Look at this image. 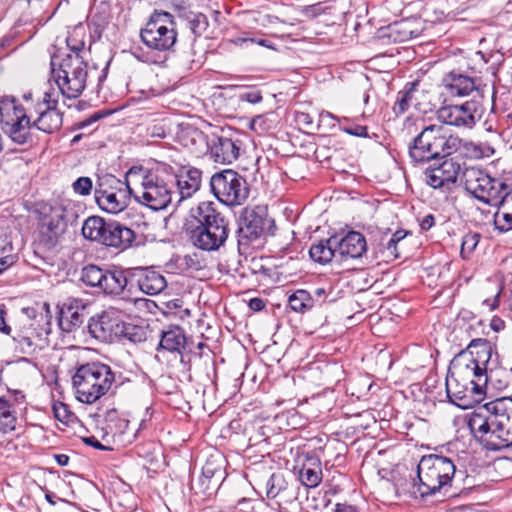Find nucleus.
<instances>
[{"instance_id":"obj_1","label":"nucleus","mask_w":512,"mask_h":512,"mask_svg":"<svg viewBox=\"0 0 512 512\" xmlns=\"http://www.w3.org/2000/svg\"><path fill=\"white\" fill-rule=\"evenodd\" d=\"M467 426L488 451L512 446V398L500 397L478 407L469 415Z\"/></svg>"},{"instance_id":"obj_2","label":"nucleus","mask_w":512,"mask_h":512,"mask_svg":"<svg viewBox=\"0 0 512 512\" xmlns=\"http://www.w3.org/2000/svg\"><path fill=\"white\" fill-rule=\"evenodd\" d=\"M455 472V464L450 458L437 454L424 455L417 465L416 477L412 478L407 491L415 498L441 491L446 494Z\"/></svg>"},{"instance_id":"obj_3","label":"nucleus","mask_w":512,"mask_h":512,"mask_svg":"<svg viewBox=\"0 0 512 512\" xmlns=\"http://www.w3.org/2000/svg\"><path fill=\"white\" fill-rule=\"evenodd\" d=\"M141 41L151 50L141 48L132 50V55L141 62L157 64L160 53L173 49L177 42V31L174 16L165 11H155L140 31Z\"/></svg>"},{"instance_id":"obj_4","label":"nucleus","mask_w":512,"mask_h":512,"mask_svg":"<svg viewBox=\"0 0 512 512\" xmlns=\"http://www.w3.org/2000/svg\"><path fill=\"white\" fill-rule=\"evenodd\" d=\"M460 144L461 139L445 126L431 124L414 137L408 146V154L415 164L436 163L457 152Z\"/></svg>"},{"instance_id":"obj_5","label":"nucleus","mask_w":512,"mask_h":512,"mask_svg":"<svg viewBox=\"0 0 512 512\" xmlns=\"http://www.w3.org/2000/svg\"><path fill=\"white\" fill-rule=\"evenodd\" d=\"M51 77L61 95L67 99L78 98L86 88L87 63L78 54L54 55L51 58Z\"/></svg>"},{"instance_id":"obj_6","label":"nucleus","mask_w":512,"mask_h":512,"mask_svg":"<svg viewBox=\"0 0 512 512\" xmlns=\"http://www.w3.org/2000/svg\"><path fill=\"white\" fill-rule=\"evenodd\" d=\"M115 380L111 368L101 362L81 365L72 377L77 399L92 404L104 396Z\"/></svg>"},{"instance_id":"obj_7","label":"nucleus","mask_w":512,"mask_h":512,"mask_svg":"<svg viewBox=\"0 0 512 512\" xmlns=\"http://www.w3.org/2000/svg\"><path fill=\"white\" fill-rule=\"evenodd\" d=\"M168 170H171V166L167 164H161L150 171H145L142 167L129 169L127 177L139 174L142 178L141 195H135V198L152 210L165 209L172 201V185L167 177Z\"/></svg>"},{"instance_id":"obj_8","label":"nucleus","mask_w":512,"mask_h":512,"mask_svg":"<svg viewBox=\"0 0 512 512\" xmlns=\"http://www.w3.org/2000/svg\"><path fill=\"white\" fill-rule=\"evenodd\" d=\"M465 189L478 200L500 206L509 193L510 186L500 179L492 178L478 168H466L463 172Z\"/></svg>"},{"instance_id":"obj_9","label":"nucleus","mask_w":512,"mask_h":512,"mask_svg":"<svg viewBox=\"0 0 512 512\" xmlns=\"http://www.w3.org/2000/svg\"><path fill=\"white\" fill-rule=\"evenodd\" d=\"M0 120L13 142L19 145L33 143V123L25 108L17 105L14 98L5 96L0 99Z\"/></svg>"},{"instance_id":"obj_10","label":"nucleus","mask_w":512,"mask_h":512,"mask_svg":"<svg viewBox=\"0 0 512 512\" xmlns=\"http://www.w3.org/2000/svg\"><path fill=\"white\" fill-rule=\"evenodd\" d=\"M210 187L213 195L228 206L240 205L249 195L245 178L231 169L215 173L210 179Z\"/></svg>"},{"instance_id":"obj_11","label":"nucleus","mask_w":512,"mask_h":512,"mask_svg":"<svg viewBox=\"0 0 512 512\" xmlns=\"http://www.w3.org/2000/svg\"><path fill=\"white\" fill-rule=\"evenodd\" d=\"M39 214V224H106L104 219L99 216H85V208L78 203H68L66 205H48L42 204L36 210Z\"/></svg>"},{"instance_id":"obj_12","label":"nucleus","mask_w":512,"mask_h":512,"mask_svg":"<svg viewBox=\"0 0 512 512\" xmlns=\"http://www.w3.org/2000/svg\"><path fill=\"white\" fill-rule=\"evenodd\" d=\"M468 350L473 354L474 364L471 371L470 391L480 395L487 388V377L490 372L492 346L489 340L484 338L472 339L468 344Z\"/></svg>"},{"instance_id":"obj_13","label":"nucleus","mask_w":512,"mask_h":512,"mask_svg":"<svg viewBox=\"0 0 512 512\" xmlns=\"http://www.w3.org/2000/svg\"><path fill=\"white\" fill-rule=\"evenodd\" d=\"M482 114V101L471 99L460 105H446L438 110V118L455 127L472 128Z\"/></svg>"},{"instance_id":"obj_14","label":"nucleus","mask_w":512,"mask_h":512,"mask_svg":"<svg viewBox=\"0 0 512 512\" xmlns=\"http://www.w3.org/2000/svg\"><path fill=\"white\" fill-rule=\"evenodd\" d=\"M82 235L110 247H129L136 240L129 226H81Z\"/></svg>"},{"instance_id":"obj_15","label":"nucleus","mask_w":512,"mask_h":512,"mask_svg":"<svg viewBox=\"0 0 512 512\" xmlns=\"http://www.w3.org/2000/svg\"><path fill=\"white\" fill-rule=\"evenodd\" d=\"M121 321L119 311L109 308L89 319L87 331L99 342L113 343L119 341Z\"/></svg>"},{"instance_id":"obj_16","label":"nucleus","mask_w":512,"mask_h":512,"mask_svg":"<svg viewBox=\"0 0 512 512\" xmlns=\"http://www.w3.org/2000/svg\"><path fill=\"white\" fill-rule=\"evenodd\" d=\"M241 140L238 137L227 136L222 131L221 134L212 133L207 142V149L210 158L219 164H231L236 161L240 155Z\"/></svg>"},{"instance_id":"obj_17","label":"nucleus","mask_w":512,"mask_h":512,"mask_svg":"<svg viewBox=\"0 0 512 512\" xmlns=\"http://www.w3.org/2000/svg\"><path fill=\"white\" fill-rule=\"evenodd\" d=\"M446 94L452 97H468L482 101L483 94L478 79L463 73L451 71L442 78Z\"/></svg>"},{"instance_id":"obj_18","label":"nucleus","mask_w":512,"mask_h":512,"mask_svg":"<svg viewBox=\"0 0 512 512\" xmlns=\"http://www.w3.org/2000/svg\"><path fill=\"white\" fill-rule=\"evenodd\" d=\"M461 165L453 158L445 157L426 168V183L433 188H450L457 180Z\"/></svg>"},{"instance_id":"obj_19","label":"nucleus","mask_w":512,"mask_h":512,"mask_svg":"<svg viewBox=\"0 0 512 512\" xmlns=\"http://www.w3.org/2000/svg\"><path fill=\"white\" fill-rule=\"evenodd\" d=\"M167 177L170 179V184L176 185L179 200L192 197L201 187L202 171L193 166H181L178 170H168Z\"/></svg>"},{"instance_id":"obj_20","label":"nucleus","mask_w":512,"mask_h":512,"mask_svg":"<svg viewBox=\"0 0 512 512\" xmlns=\"http://www.w3.org/2000/svg\"><path fill=\"white\" fill-rule=\"evenodd\" d=\"M128 274L144 294L158 295L167 287L166 278L155 266L129 268Z\"/></svg>"},{"instance_id":"obj_21","label":"nucleus","mask_w":512,"mask_h":512,"mask_svg":"<svg viewBox=\"0 0 512 512\" xmlns=\"http://www.w3.org/2000/svg\"><path fill=\"white\" fill-rule=\"evenodd\" d=\"M123 183L113 175H107L99 180L95 188V200L99 207L109 213L123 210L124 203L117 198L116 189L122 191Z\"/></svg>"},{"instance_id":"obj_22","label":"nucleus","mask_w":512,"mask_h":512,"mask_svg":"<svg viewBox=\"0 0 512 512\" xmlns=\"http://www.w3.org/2000/svg\"><path fill=\"white\" fill-rule=\"evenodd\" d=\"M228 226H195L190 231L192 244L202 251H216L228 237Z\"/></svg>"},{"instance_id":"obj_23","label":"nucleus","mask_w":512,"mask_h":512,"mask_svg":"<svg viewBox=\"0 0 512 512\" xmlns=\"http://www.w3.org/2000/svg\"><path fill=\"white\" fill-rule=\"evenodd\" d=\"M85 319V304L77 298L66 299L59 308L58 324L63 332L71 333L79 328Z\"/></svg>"},{"instance_id":"obj_24","label":"nucleus","mask_w":512,"mask_h":512,"mask_svg":"<svg viewBox=\"0 0 512 512\" xmlns=\"http://www.w3.org/2000/svg\"><path fill=\"white\" fill-rule=\"evenodd\" d=\"M236 236L238 251L245 256L263 248L266 242L264 226H239Z\"/></svg>"},{"instance_id":"obj_25","label":"nucleus","mask_w":512,"mask_h":512,"mask_svg":"<svg viewBox=\"0 0 512 512\" xmlns=\"http://www.w3.org/2000/svg\"><path fill=\"white\" fill-rule=\"evenodd\" d=\"M338 256L342 259H359L367 251L364 235L357 231H349L344 236L337 234Z\"/></svg>"},{"instance_id":"obj_26","label":"nucleus","mask_w":512,"mask_h":512,"mask_svg":"<svg viewBox=\"0 0 512 512\" xmlns=\"http://www.w3.org/2000/svg\"><path fill=\"white\" fill-rule=\"evenodd\" d=\"M475 357L471 353V350H468V345L465 349L461 350L457 353L449 365V375L454 376L458 380H462L461 385L463 387L469 386L471 383V371L473 369V364Z\"/></svg>"},{"instance_id":"obj_27","label":"nucleus","mask_w":512,"mask_h":512,"mask_svg":"<svg viewBox=\"0 0 512 512\" xmlns=\"http://www.w3.org/2000/svg\"><path fill=\"white\" fill-rule=\"evenodd\" d=\"M188 346V339L184 330L179 326H170L161 332L157 351H167L181 354Z\"/></svg>"},{"instance_id":"obj_28","label":"nucleus","mask_w":512,"mask_h":512,"mask_svg":"<svg viewBox=\"0 0 512 512\" xmlns=\"http://www.w3.org/2000/svg\"><path fill=\"white\" fill-rule=\"evenodd\" d=\"M310 258L321 265L330 263L338 256L337 234L331 235L327 239H321L313 244L309 249Z\"/></svg>"},{"instance_id":"obj_29","label":"nucleus","mask_w":512,"mask_h":512,"mask_svg":"<svg viewBox=\"0 0 512 512\" xmlns=\"http://www.w3.org/2000/svg\"><path fill=\"white\" fill-rule=\"evenodd\" d=\"M298 477L305 487H317L322 481V468L319 458L315 456L306 457L299 469Z\"/></svg>"},{"instance_id":"obj_30","label":"nucleus","mask_w":512,"mask_h":512,"mask_svg":"<svg viewBox=\"0 0 512 512\" xmlns=\"http://www.w3.org/2000/svg\"><path fill=\"white\" fill-rule=\"evenodd\" d=\"M39 115L33 126L42 132L52 134L62 127L63 113L57 108H44L35 110Z\"/></svg>"},{"instance_id":"obj_31","label":"nucleus","mask_w":512,"mask_h":512,"mask_svg":"<svg viewBox=\"0 0 512 512\" xmlns=\"http://www.w3.org/2000/svg\"><path fill=\"white\" fill-rule=\"evenodd\" d=\"M102 281L103 286L101 287V291L105 294L120 295L130 281L128 269L126 271L106 270Z\"/></svg>"},{"instance_id":"obj_32","label":"nucleus","mask_w":512,"mask_h":512,"mask_svg":"<svg viewBox=\"0 0 512 512\" xmlns=\"http://www.w3.org/2000/svg\"><path fill=\"white\" fill-rule=\"evenodd\" d=\"M65 231V226H38L35 241L39 247L49 250L62 242Z\"/></svg>"},{"instance_id":"obj_33","label":"nucleus","mask_w":512,"mask_h":512,"mask_svg":"<svg viewBox=\"0 0 512 512\" xmlns=\"http://www.w3.org/2000/svg\"><path fill=\"white\" fill-rule=\"evenodd\" d=\"M166 266L169 269L184 272L188 270L199 271L205 267V264L202 255L194 252L184 256L174 254Z\"/></svg>"},{"instance_id":"obj_34","label":"nucleus","mask_w":512,"mask_h":512,"mask_svg":"<svg viewBox=\"0 0 512 512\" xmlns=\"http://www.w3.org/2000/svg\"><path fill=\"white\" fill-rule=\"evenodd\" d=\"M208 140L209 137L196 128H188L181 135L182 144L193 153H201L204 148H207Z\"/></svg>"},{"instance_id":"obj_35","label":"nucleus","mask_w":512,"mask_h":512,"mask_svg":"<svg viewBox=\"0 0 512 512\" xmlns=\"http://www.w3.org/2000/svg\"><path fill=\"white\" fill-rule=\"evenodd\" d=\"M147 336L148 331L146 326L125 322L122 319L119 341L128 340L131 343L137 344L146 341Z\"/></svg>"},{"instance_id":"obj_36","label":"nucleus","mask_w":512,"mask_h":512,"mask_svg":"<svg viewBox=\"0 0 512 512\" xmlns=\"http://www.w3.org/2000/svg\"><path fill=\"white\" fill-rule=\"evenodd\" d=\"M242 224H275L274 219L268 220V208L265 205L245 207L240 214Z\"/></svg>"},{"instance_id":"obj_37","label":"nucleus","mask_w":512,"mask_h":512,"mask_svg":"<svg viewBox=\"0 0 512 512\" xmlns=\"http://www.w3.org/2000/svg\"><path fill=\"white\" fill-rule=\"evenodd\" d=\"M192 216L199 224H219V222H223V218L216 211L214 203L209 201L201 202L195 212L192 210Z\"/></svg>"},{"instance_id":"obj_38","label":"nucleus","mask_w":512,"mask_h":512,"mask_svg":"<svg viewBox=\"0 0 512 512\" xmlns=\"http://www.w3.org/2000/svg\"><path fill=\"white\" fill-rule=\"evenodd\" d=\"M13 340L17 343L16 349L26 355H34L38 350H41V345L37 342L40 339V335L34 332L18 333L13 336Z\"/></svg>"},{"instance_id":"obj_39","label":"nucleus","mask_w":512,"mask_h":512,"mask_svg":"<svg viewBox=\"0 0 512 512\" xmlns=\"http://www.w3.org/2000/svg\"><path fill=\"white\" fill-rule=\"evenodd\" d=\"M289 307L297 313H307L314 309L311 302L310 292L305 289H298L288 297Z\"/></svg>"},{"instance_id":"obj_40","label":"nucleus","mask_w":512,"mask_h":512,"mask_svg":"<svg viewBox=\"0 0 512 512\" xmlns=\"http://www.w3.org/2000/svg\"><path fill=\"white\" fill-rule=\"evenodd\" d=\"M461 383L462 380H458L454 376L449 375V372L447 373L445 383L447 397L451 403H454L458 406H462L459 401H462L464 398H466V392L470 391V386L463 387Z\"/></svg>"},{"instance_id":"obj_41","label":"nucleus","mask_w":512,"mask_h":512,"mask_svg":"<svg viewBox=\"0 0 512 512\" xmlns=\"http://www.w3.org/2000/svg\"><path fill=\"white\" fill-rule=\"evenodd\" d=\"M105 271L96 265H87L81 271V281L86 286L97 287L101 290Z\"/></svg>"},{"instance_id":"obj_42","label":"nucleus","mask_w":512,"mask_h":512,"mask_svg":"<svg viewBox=\"0 0 512 512\" xmlns=\"http://www.w3.org/2000/svg\"><path fill=\"white\" fill-rule=\"evenodd\" d=\"M16 416L11 410V404L8 400L0 397V429L3 433L15 430Z\"/></svg>"},{"instance_id":"obj_43","label":"nucleus","mask_w":512,"mask_h":512,"mask_svg":"<svg viewBox=\"0 0 512 512\" xmlns=\"http://www.w3.org/2000/svg\"><path fill=\"white\" fill-rule=\"evenodd\" d=\"M222 481L218 479H207L202 480V477H198L196 480H192L191 489L195 494H202L207 497H211L220 488Z\"/></svg>"},{"instance_id":"obj_44","label":"nucleus","mask_w":512,"mask_h":512,"mask_svg":"<svg viewBox=\"0 0 512 512\" xmlns=\"http://www.w3.org/2000/svg\"><path fill=\"white\" fill-rule=\"evenodd\" d=\"M511 380V374L504 369L494 370L492 367L487 377V387L491 386L493 389L502 391L508 387Z\"/></svg>"},{"instance_id":"obj_45","label":"nucleus","mask_w":512,"mask_h":512,"mask_svg":"<svg viewBox=\"0 0 512 512\" xmlns=\"http://www.w3.org/2000/svg\"><path fill=\"white\" fill-rule=\"evenodd\" d=\"M287 482L281 473H272L266 482V495L270 499L276 498L286 490Z\"/></svg>"},{"instance_id":"obj_46","label":"nucleus","mask_w":512,"mask_h":512,"mask_svg":"<svg viewBox=\"0 0 512 512\" xmlns=\"http://www.w3.org/2000/svg\"><path fill=\"white\" fill-rule=\"evenodd\" d=\"M397 245L398 243H396L392 237L387 238V236L384 235L381 238L379 243V253L381 254L383 261L390 262L399 258Z\"/></svg>"},{"instance_id":"obj_47","label":"nucleus","mask_w":512,"mask_h":512,"mask_svg":"<svg viewBox=\"0 0 512 512\" xmlns=\"http://www.w3.org/2000/svg\"><path fill=\"white\" fill-rule=\"evenodd\" d=\"M187 26L196 37L201 36L209 26L208 18L202 13H191L187 16Z\"/></svg>"},{"instance_id":"obj_48","label":"nucleus","mask_w":512,"mask_h":512,"mask_svg":"<svg viewBox=\"0 0 512 512\" xmlns=\"http://www.w3.org/2000/svg\"><path fill=\"white\" fill-rule=\"evenodd\" d=\"M415 85V83H411L409 88L406 86L405 89L398 92L397 100L393 107V110L397 115L403 114L409 109Z\"/></svg>"},{"instance_id":"obj_49","label":"nucleus","mask_w":512,"mask_h":512,"mask_svg":"<svg viewBox=\"0 0 512 512\" xmlns=\"http://www.w3.org/2000/svg\"><path fill=\"white\" fill-rule=\"evenodd\" d=\"M22 312L29 318V319H36L38 315H40L41 319L44 317L48 319L49 313H50V305L47 302L42 303L41 305H37L36 307H24L22 308ZM47 327L44 329L45 332L49 333V320L46 321Z\"/></svg>"},{"instance_id":"obj_50","label":"nucleus","mask_w":512,"mask_h":512,"mask_svg":"<svg viewBox=\"0 0 512 512\" xmlns=\"http://www.w3.org/2000/svg\"><path fill=\"white\" fill-rule=\"evenodd\" d=\"M251 21L262 28H270L278 23H282V20L276 15L253 12L251 14Z\"/></svg>"},{"instance_id":"obj_51","label":"nucleus","mask_w":512,"mask_h":512,"mask_svg":"<svg viewBox=\"0 0 512 512\" xmlns=\"http://www.w3.org/2000/svg\"><path fill=\"white\" fill-rule=\"evenodd\" d=\"M480 240L479 233H468L466 234L461 243L460 254L463 259L469 258V255L475 250Z\"/></svg>"},{"instance_id":"obj_52","label":"nucleus","mask_w":512,"mask_h":512,"mask_svg":"<svg viewBox=\"0 0 512 512\" xmlns=\"http://www.w3.org/2000/svg\"><path fill=\"white\" fill-rule=\"evenodd\" d=\"M59 94H61L60 91L57 92L54 88L48 89L44 92L42 100L36 103L34 110L57 108Z\"/></svg>"},{"instance_id":"obj_53","label":"nucleus","mask_w":512,"mask_h":512,"mask_svg":"<svg viewBox=\"0 0 512 512\" xmlns=\"http://www.w3.org/2000/svg\"><path fill=\"white\" fill-rule=\"evenodd\" d=\"M199 477H202V480L207 479H218V481L224 480V471L221 466H216L210 460H208L202 468V473Z\"/></svg>"},{"instance_id":"obj_54","label":"nucleus","mask_w":512,"mask_h":512,"mask_svg":"<svg viewBox=\"0 0 512 512\" xmlns=\"http://www.w3.org/2000/svg\"><path fill=\"white\" fill-rule=\"evenodd\" d=\"M53 413L54 417L65 424H68L71 418L74 416L73 413L70 411L68 405H66L63 402H56L53 404Z\"/></svg>"},{"instance_id":"obj_55","label":"nucleus","mask_w":512,"mask_h":512,"mask_svg":"<svg viewBox=\"0 0 512 512\" xmlns=\"http://www.w3.org/2000/svg\"><path fill=\"white\" fill-rule=\"evenodd\" d=\"M73 189L80 195H88L92 189V180L89 177H80L73 183Z\"/></svg>"},{"instance_id":"obj_56","label":"nucleus","mask_w":512,"mask_h":512,"mask_svg":"<svg viewBox=\"0 0 512 512\" xmlns=\"http://www.w3.org/2000/svg\"><path fill=\"white\" fill-rule=\"evenodd\" d=\"M310 296L313 307L319 308L327 302L328 292L325 288L320 287L310 292Z\"/></svg>"},{"instance_id":"obj_57","label":"nucleus","mask_w":512,"mask_h":512,"mask_svg":"<svg viewBox=\"0 0 512 512\" xmlns=\"http://www.w3.org/2000/svg\"><path fill=\"white\" fill-rule=\"evenodd\" d=\"M242 101H246L251 104H257L262 101V93L260 90L252 88L240 94Z\"/></svg>"},{"instance_id":"obj_58","label":"nucleus","mask_w":512,"mask_h":512,"mask_svg":"<svg viewBox=\"0 0 512 512\" xmlns=\"http://www.w3.org/2000/svg\"><path fill=\"white\" fill-rule=\"evenodd\" d=\"M343 131H345L349 135L357 136V137H368V130L366 126L362 125H355L352 127L344 128Z\"/></svg>"},{"instance_id":"obj_59","label":"nucleus","mask_w":512,"mask_h":512,"mask_svg":"<svg viewBox=\"0 0 512 512\" xmlns=\"http://www.w3.org/2000/svg\"><path fill=\"white\" fill-rule=\"evenodd\" d=\"M83 443L88 445V446H91L97 450H101V451H110L112 450L111 447L109 446H105L103 445L102 443H100L94 436H89V437H84L82 439Z\"/></svg>"},{"instance_id":"obj_60","label":"nucleus","mask_w":512,"mask_h":512,"mask_svg":"<svg viewBox=\"0 0 512 512\" xmlns=\"http://www.w3.org/2000/svg\"><path fill=\"white\" fill-rule=\"evenodd\" d=\"M17 261L16 255H7L0 258V274H2L9 267L13 266Z\"/></svg>"},{"instance_id":"obj_61","label":"nucleus","mask_w":512,"mask_h":512,"mask_svg":"<svg viewBox=\"0 0 512 512\" xmlns=\"http://www.w3.org/2000/svg\"><path fill=\"white\" fill-rule=\"evenodd\" d=\"M248 306L251 310H253L255 312H259L265 308L266 302L264 299H262L260 297H254L249 300Z\"/></svg>"},{"instance_id":"obj_62","label":"nucleus","mask_w":512,"mask_h":512,"mask_svg":"<svg viewBox=\"0 0 512 512\" xmlns=\"http://www.w3.org/2000/svg\"><path fill=\"white\" fill-rule=\"evenodd\" d=\"M490 328L495 332H500L505 328V321L498 316H494L490 321Z\"/></svg>"},{"instance_id":"obj_63","label":"nucleus","mask_w":512,"mask_h":512,"mask_svg":"<svg viewBox=\"0 0 512 512\" xmlns=\"http://www.w3.org/2000/svg\"><path fill=\"white\" fill-rule=\"evenodd\" d=\"M71 42H72L71 38H67V45H68V47H69V49L71 51L70 54H78V55H80V52L83 50L84 45H85L84 42L83 41H79V42H77L75 44H72Z\"/></svg>"},{"instance_id":"obj_64","label":"nucleus","mask_w":512,"mask_h":512,"mask_svg":"<svg viewBox=\"0 0 512 512\" xmlns=\"http://www.w3.org/2000/svg\"><path fill=\"white\" fill-rule=\"evenodd\" d=\"M334 512H358V509L354 505L347 503H337L335 505Z\"/></svg>"}]
</instances>
